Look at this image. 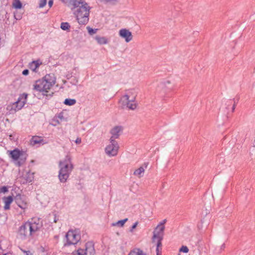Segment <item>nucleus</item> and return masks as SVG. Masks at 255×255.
Returning a JSON list of instances; mask_svg holds the SVG:
<instances>
[{
  "mask_svg": "<svg viewBox=\"0 0 255 255\" xmlns=\"http://www.w3.org/2000/svg\"><path fill=\"white\" fill-rule=\"evenodd\" d=\"M166 83H167V84H170V82L169 81H167L166 82Z\"/></svg>",
  "mask_w": 255,
  "mask_h": 255,
  "instance_id": "nucleus-46",
  "label": "nucleus"
},
{
  "mask_svg": "<svg viewBox=\"0 0 255 255\" xmlns=\"http://www.w3.org/2000/svg\"><path fill=\"white\" fill-rule=\"evenodd\" d=\"M17 205L21 209L22 211L20 212V214L22 215L28 208L27 198L24 195L17 194Z\"/></svg>",
  "mask_w": 255,
  "mask_h": 255,
  "instance_id": "nucleus-11",
  "label": "nucleus"
},
{
  "mask_svg": "<svg viewBox=\"0 0 255 255\" xmlns=\"http://www.w3.org/2000/svg\"><path fill=\"white\" fill-rule=\"evenodd\" d=\"M57 219L56 218L55 215H54V219L53 220V222L56 223H57Z\"/></svg>",
  "mask_w": 255,
  "mask_h": 255,
  "instance_id": "nucleus-41",
  "label": "nucleus"
},
{
  "mask_svg": "<svg viewBox=\"0 0 255 255\" xmlns=\"http://www.w3.org/2000/svg\"><path fill=\"white\" fill-rule=\"evenodd\" d=\"M189 251V249L186 246H182L181 248L179 249L180 252H183L184 253H187Z\"/></svg>",
  "mask_w": 255,
  "mask_h": 255,
  "instance_id": "nucleus-29",
  "label": "nucleus"
},
{
  "mask_svg": "<svg viewBox=\"0 0 255 255\" xmlns=\"http://www.w3.org/2000/svg\"><path fill=\"white\" fill-rule=\"evenodd\" d=\"M165 227H161L160 229V232L154 231L153 235L152 238V243L155 242L157 240L156 252V254H161L162 250V243L161 241L163 238V231L164 230Z\"/></svg>",
  "mask_w": 255,
  "mask_h": 255,
  "instance_id": "nucleus-6",
  "label": "nucleus"
},
{
  "mask_svg": "<svg viewBox=\"0 0 255 255\" xmlns=\"http://www.w3.org/2000/svg\"><path fill=\"white\" fill-rule=\"evenodd\" d=\"M87 29L88 30V33L89 34L92 35L96 33L98 30V29H93L89 26L87 27Z\"/></svg>",
  "mask_w": 255,
  "mask_h": 255,
  "instance_id": "nucleus-27",
  "label": "nucleus"
},
{
  "mask_svg": "<svg viewBox=\"0 0 255 255\" xmlns=\"http://www.w3.org/2000/svg\"><path fill=\"white\" fill-rule=\"evenodd\" d=\"M148 164V163H144V164L141 166L134 171L133 175L138 177V178H141L143 176L145 169L147 168Z\"/></svg>",
  "mask_w": 255,
  "mask_h": 255,
  "instance_id": "nucleus-16",
  "label": "nucleus"
},
{
  "mask_svg": "<svg viewBox=\"0 0 255 255\" xmlns=\"http://www.w3.org/2000/svg\"><path fill=\"white\" fill-rule=\"evenodd\" d=\"M122 130L123 128L121 126H116L112 128L110 133L112 135L110 138V141H116L115 139L119 138Z\"/></svg>",
  "mask_w": 255,
  "mask_h": 255,
  "instance_id": "nucleus-12",
  "label": "nucleus"
},
{
  "mask_svg": "<svg viewBox=\"0 0 255 255\" xmlns=\"http://www.w3.org/2000/svg\"><path fill=\"white\" fill-rule=\"evenodd\" d=\"M138 222H135V223H134V224L132 226L131 228V229H130V232H132V231H133V230L134 229H135V228L136 227L137 225H138Z\"/></svg>",
  "mask_w": 255,
  "mask_h": 255,
  "instance_id": "nucleus-35",
  "label": "nucleus"
},
{
  "mask_svg": "<svg viewBox=\"0 0 255 255\" xmlns=\"http://www.w3.org/2000/svg\"><path fill=\"white\" fill-rule=\"evenodd\" d=\"M9 152V155L13 159H16V149H14L12 151H8Z\"/></svg>",
  "mask_w": 255,
  "mask_h": 255,
  "instance_id": "nucleus-30",
  "label": "nucleus"
},
{
  "mask_svg": "<svg viewBox=\"0 0 255 255\" xmlns=\"http://www.w3.org/2000/svg\"><path fill=\"white\" fill-rule=\"evenodd\" d=\"M128 255H146L139 249H135L130 252Z\"/></svg>",
  "mask_w": 255,
  "mask_h": 255,
  "instance_id": "nucleus-22",
  "label": "nucleus"
},
{
  "mask_svg": "<svg viewBox=\"0 0 255 255\" xmlns=\"http://www.w3.org/2000/svg\"><path fill=\"white\" fill-rule=\"evenodd\" d=\"M225 245H224V244H223V245H222V247H221V248H222V249H224V248H225Z\"/></svg>",
  "mask_w": 255,
  "mask_h": 255,
  "instance_id": "nucleus-43",
  "label": "nucleus"
},
{
  "mask_svg": "<svg viewBox=\"0 0 255 255\" xmlns=\"http://www.w3.org/2000/svg\"><path fill=\"white\" fill-rule=\"evenodd\" d=\"M127 221L128 218H126L124 220L119 221L118 222H117L116 225H119L121 227H123Z\"/></svg>",
  "mask_w": 255,
  "mask_h": 255,
  "instance_id": "nucleus-28",
  "label": "nucleus"
},
{
  "mask_svg": "<svg viewBox=\"0 0 255 255\" xmlns=\"http://www.w3.org/2000/svg\"><path fill=\"white\" fill-rule=\"evenodd\" d=\"M66 238L67 245H76L80 241L81 236L78 230H69L66 234Z\"/></svg>",
  "mask_w": 255,
  "mask_h": 255,
  "instance_id": "nucleus-7",
  "label": "nucleus"
},
{
  "mask_svg": "<svg viewBox=\"0 0 255 255\" xmlns=\"http://www.w3.org/2000/svg\"><path fill=\"white\" fill-rule=\"evenodd\" d=\"M28 73H29V71L27 69H25L22 71V74L23 75L26 76L28 74Z\"/></svg>",
  "mask_w": 255,
  "mask_h": 255,
  "instance_id": "nucleus-36",
  "label": "nucleus"
},
{
  "mask_svg": "<svg viewBox=\"0 0 255 255\" xmlns=\"http://www.w3.org/2000/svg\"><path fill=\"white\" fill-rule=\"evenodd\" d=\"M42 62L40 60L33 61L29 64V68L33 72H37V69L39 68Z\"/></svg>",
  "mask_w": 255,
  "mask_h": 255,
  "instance_id": "nucleus-18",
  "label": "nucleus"
},
{
  "mask_svg": "<svg viewBox=\"0 0 255 255\" xmlns=\"http://www.w3.org/2000/svg\"><path fill=\"white\" fill-rule=\"evenodd\" d=\"M7 188L5 186H3L0 189V192L3 193L7 192Z\"/></svg>",
  "mask_w": 255,
  "mask_h": 255,
  "instance_id": "nucleus-33",
  "label": "nucleus"
},
{
  "mask_svg": "<svg viewBox=\"0 0 255 255\" xmlns=\"http://www.w3.org/2000/svg\"><path fill=\"white\" fill-rule=\"evenodd\" d=\"M119 35L124 38L127 42H129L132 39L131 32L127 29H121L119 31Z\"/></svg>",
  "mask_w": 255,
  "mask_h": 255,
  "instance_id": "nucleus-13",
  "label": "nucleus"
},
{
  "mask_svg": "<svg viewBox=\"0 0 255 255\" xmlns=\"http://www.w3.org/2000/svg\"><path fill=\"white\" fill-rule=\"evenodd\" d=\"M103 0L106 2H112V3H115L117 1V0Z\"/></svg>",
  "mask_w": 255,
  "mask_h": 255,
  "instance_id": "nucleus-38",
  "label": "nucleus"
},
{
  "mask_svg": "<svg viewBox=\"0 0 255 255\" xmlns=\"http://www.w3.org/2000/svg\"><path fill=\"white\" fill-rule=\"evenodd\" d=\"M12 197L10 196L3 198V201L4 203V208L5 210H8L9 209L10 204L12 203Z\"/></svg>",
  "mask_w": 255,
  "mask_h": 255,
  "instance_id": "nucleus-20",
  "label": "nucleus"
},
{
  "mask_svg": "<svg viewBox=\"0 0 255 255\" xmlns=\"http://www.w3.org/2000/svg\"><path fill=\"white\" fill-rule=\"evenodd\" d=\"M156 255H161V254H156Z\"/></svg>",
  "mask_w": 255,
  "mask_h": 255,
  "instance_id": "nucleus-47",
  "label": "nucleus"
},
{
  "mask_svg": "<svg viewBox=\"0 0 255 255\" xmlns=\"http://www.w3.org/2000/svg\"><path fill=\"white\" fill-rule=\"evenodd\" d=\"M82 3H80L77 10L74 12V13L77 17L80 24H86L89 21V10L90 7L88 6L84 0H81Z\"/></svg>",
  "mask_w": 255,
  "mask_h": 255,
  "instance_id": "nucleus-4",
  "label": "nucleus"
},
{
  "mask_svg": "<svg viewBox=\"0 0 255 255\" xmlns=\"http://www.w3.org/2000/svg\"><path fill=\"white\" fill-rule=\"evenodd\" d=\"M21 17H22V16H21V14H20V15H17V18H16L17 20L21 19Z\"/></svg>",
  "mask_w": 255,
  "mask_h": 255,
  "instance_id": "nucleus-40",
  "label": "nucleus"
},
{
  "mask_svg": "<svg viewBox=\"0 0 255 255\" xmlns=\"http://www.w3.org/2000/svg\"><path fill=\"white\" fill-rule=\"evenodd\" d=\"M75 142L76 144H80L81 142V138L80 137L77 138V139L75 140Z\"/></svg>",
  "mask_w": 255,
  "mask_h": 255,
  "instance_id": "nucleus-37",
  "label": "nucleus"
},
{
  "mask_svg": "<svg viewBox=\"0 0 255 255\" xmlns=\"http://www.w3.org/2000/svg\"><path fill=\"white\" fill-rule=\"evenodd\" d=\"M60 169L59 172V179L61 182H65L68 178L69 175L73 169V165L71 163V157L68 154L63 160L59 162Z\"/></svg>",
  "mask_w": 255,
  "mask_h": 255,
  "instance_id": "nucleus-3",
  "label": "nucleus"
},
{
  "mask_svg": "<svg viewBox=\"0 0 255 255\" xmlns=\"http://www.w3.org/2000/svg\"><path fill=\"white\" fill-rule=\"evenodd\" d=\"M56 83V78L54 74H46L42 78L35 81L32 90L42 93L43 96H48V93Z\"/></svg>",
  "mask_w": 255,
  "mask_h": 255,
  "instance_id": "nucleus-2",
  "label": "nucleus"
},
{
  "mask_svg": "<svg viewBox=\"0 0 255 255\" xmlns=\"http://www.w3.org/2000/svg\"><path fill=\"white\" fill-rule=\"evenodd\" d=\"M119 146L116 141H110V144L107 146L105 152L109 156H116L118 154Z\"/></svg>",
  "mask_w": 255,
  "mask_h": 255,
  "instance_id": "nucleus-8",
  "label": "nucleus"
},
{
  "mask_svg": "<svg viewBox=\"0 0 255 255\" xmlns=\"http://www.w3.org/2000/svg\"><path fill=\"white\" fill-rule=\"evenodd\" d=\"M166 222V219H164L163 220L161 223H160V224L156 227V228H155L154 231H157V232H160V227H164V224H165Z\"/></svg>",
  "mask_w": 255,
  "mask_h": 255,
  "instance_id": "nucleus-26",
  "label": "nucleus"
},
{
  "mask_svg": "<svg viewBox=\"0 0 255 255\" xmlns=\"http://www.w3.org/2000/svg\"><path fill=\"white\" fill-rule=\"evenodd\" d=\"M45 143H46V142H44L43 138L42 136H33L30 140V144L32 146L37 144H44Z\"/></svg>",
  "mask_w": 255,
  "mask_h": 255,
  "instance_id": "nucleus-17",
  "label": "nucleus"
},
{
  "mask_svg": "<svg viewBox=\"0 0 255 255\" xmlns=\"http://www.w3.org/2000/svg\"><path fill=\"white\" fill-rule=\"evenodd\" d=\"M72 255H85L84 249H79L77 251L73 252Z\"/></svg>",
  "mask_w": 255,
  "mask_h": 255,
  "instance_id": "nucleus-25",
  "label": "nucleus"
},
{
  "mask_svg": "<svg viewBox=\"0 0 255 255\" xmlns=\"http://www.w3.org/2000/svg\"><path fill=\"white\" fill-rule=\"evenodd\" d=\"M27 154L25 151L20 150L17 148V166L19 167L17 179L21 184L27 183L32 181L33 176L30 173V169H26L25 162Z\"/></svg>",
  "mask_w": 255,
  "mask_h": 255,
  "instance_id": "nucleus-1",
  "label": "nucleus"
},
{
  "mask_svg": "<svg viewBox=\"0 0 255 255\" xmlns=\"http://www.w3.org/2000/svg\"><path fill=\"white\" fill-rule=\"evenodd\" d=\"M20 252L19 255H29L30 254L29 251H23L21 249H20Z\"/></svg>",
  "mask_w": 255,
  "mask_h": 255,
  "instance_id": "nucleus-32",
  "label": "nucleus"
},
{
  "mask_svg": "<svg viewBox=\"0 0 255 255\" xmlns=\"http://www.w3.org/2000/svg\"><path fill=\"white\" fill-rule=\"evenodd\" d=\"M254 142H255V140H254Z\"/></svg>",
  "mask_w": 255,
  "mask_h": 255,
  "instance_id": "nucleus-48",
  "label": "nucleus"
},
{
  "mask_svg": "<svg viewBox=\"0 0 255 255\" xmlns=\"http://www.w3.org/2000/svg\"><path fill=\"white\" fill-rule=\"evenodd\" d=\"M60 115H61V114H60V115H59V116H58V117H59V118L62 119V117H63V116H61Z\"/></svg>",
  "mask_w": 255,
  "mask_h": 255,
  "instance_id": "nucleus-44",
  "label": "nucleus"
},
{
  "mask_svg": "<svg viewBox=\"0 0 255 255\" xmlns=\"http://www.w3.org/2000/svg\"><path fill=\"white\" fill-rule=\"evenodd\" d=\"M137 95L134 92H129L124 96L120 101V104L123 109L127 108L129 110H134L136 108L137 104L135 103V98Z\"/></svg>",
  "mask_w": 255,
  "mask_h": 255,
  "instance_id": "nucleus-5",
  "label": "nucleus"
},
{
  "mask_svg": "<svg viewBox=\"0 0 255 255\" xmlns=\"http://www.w3.org/2000/svg\"><path fill=\"white\" fill-rule=\"evenodd\" d=\"M53 3V0H49L48 1V5L50 7H51Z\"/></svg>",
  "mask_w": 255,
  "mask_h": 255,
  "instance_id": "nucleus-39",
  "label": "nucleus"
},
{
  "mask_svg": "<svg viewBox=\"0 0 255 255\" xmlns=\"http://www.w3.org/2000/svg\"><path fill=\"white\" fill-rule=\"evenodd\" d=\"M61 1L65 4H71L74 8L78 6L80 3H82L81 0H61Z\"/></svg>",
  "mask_w": 255,
  "mask_h": 255,
  "instance_id": "nucleus-19",
  "label": "nucleus"
},
{
  "mask_svg": "<svg viewBox=\"0 0 255 255\" xmlns=\"http://www.w3.org/2000/svg\"><path fill=\"white\" fill-rule=\"evenodd\" d=\"M235 108V105H234L233 107V110L234 111Z\"/></svg>",
  "mask_w": 255,
  "mask_h": 255,
  "instance_id": "nucleus-45",
  "label": "nucleus"
},
{
  "mask_svg": "<svg viewBox=\"0 0 255 255\" xmlns=\"http://www.w3.org/2000/svg\"><path fill=\"white\" fill-rule=\"evenodd\" d=\"M64 103L68 106H72L76 103V100L75 99H66L65 100Z\"/></svg>",
  "mask_w": 255,
  "mask_h": 255,
  "instance_id": "nucleus-23",
  "label": "nucleus"
},
{
  "mask_svg": "<svg viewBox=\"0 0 255 255\" xmlns=\"http://www.w3.org/2000/svg\"><path fill=\"white\" fill-rule=\"evenodd\" d=\"M30 227L29 226V222H26L21 226L18 230L19 238L21 239H24L26 237L31 236V233H29Z\"/></svg>",
  "mask_w": 255,
  "mask_h": 255,
  "instance_id": "nucleus-10",
  "label": "nucleus"
},
{
  "mask_svg": "<svg viewBox=\"0 0 255 255\" xmlns=\"http://www.w3.org/2000/svg\"><path fill=\"white\" fill-rule=\"evenodd\" d=\"M95 39L100 44H106L108 43V39L105 37H101L97 35L95 37Z\"/></svg>",
  "mask_w": 255,
  "mask_h": 255,
  "instance_id": "nucleus-21",
  "label": "nucleus"
},
{
  "mask_svg": "<svg viewBox=\"0 0 255 255\" xmlns=\"http://www.w3.org/2000/svg\"><path fill=\"white\" fill-rule=\"evenodd\" d=\"M47 0H40L39 3V7L40 8L43 7L46 4Z\"/></svg>",
  "mask_w": 255,
  "mask_h": 255,
  "instance_id": "nucleus-31",
  "label": "nucleus"
},
{
  "mask_svg": "<svg viewBox=\"0 0 255 255\" xmlns=\"http://www.w3.org/2000/svg\"><path fill=\"white\" fill-rule=\"evenodd\" d=\"M70 25L68 22H62L61 23L60 27L64 30H69L70 28Z\"/></svg>",
  "mask_w": 255,
  "mask_h": 255,
  "instance_id": "nucleus-24",
  "label": "nucleus"
},
{
  "mask_svg": "<svg viewBox=\"0 0 255 255\" xmlns=\"http://www.w3.org/2000/svg\"><path fill=\"white\" fill-rule=\"evenodd\" d=\"M27 94L23 93L20 95L17 100V110H20L24 107L27 102Z\"/></svg>",
  "mask_w": 255,
  "mask_h": 255,
  "instance_id": "nucleus-15",
  "label": "nucleus"
},
{
  "mask_svg": "<svg viewBox=\"0 0 255 255\" xmlns=\"http://www.w3.org/2000/svg\"><path fill=\"white\" fill-rule=\"evenodd\" d=\"M85 255H95V250L94 245L92 242H88L85 244V249H84Z\"/></svg>",
  "mask_w": 255,
  "mask_h": 255,
  "instance_id": "nucleus-14",
  "label": "nucleus"
},
{
  "mask_svg": "<svg viewBox=\"0 0 255 255\" xmlns=\"http://www.w3.org/2000/svg\"><path fill=\"white\" fill-rule=\"evenodd\" d=\"M28 222H29L30 227V232L29 233H31V236L39 231L42 226V222L39 219H31V221Z\"/></svg>",
  "mask_w": 255,
  "mask_h": 255,
  "instance_id": "nucleus-9",
  "label": "nucleus"
},
{
  "mask_svg": "<svg viewBox=\"0 0 255 255\" xmlns=\"http://www.w3.org/2000/svg\"><path fill=\"white\" fill-rule=\"evenodd\" d=\"M12 6L13 7L16 8V1L13 2Z\"/></svg>",
  "mask_w": 255,
  "mask_h": 255,
  "instance_id": "nucleus-42",
  "label": "nucleus"
},
{
  "mask_svg": "<svg viewBox=\"0 0 255 255\" xmlns=\"http://www.w3.org/2000/svg\"><path fill=\"white\" fill-rule=\"evenodd\" d=\"M22 7V3L19 0H17V9H20Z\"/></svg>",
  "mask_w": 255,
  "mask_h": 255,
  "instance_id": "nucleus-34",
  "label": "nucleus"
}]
</instances>
